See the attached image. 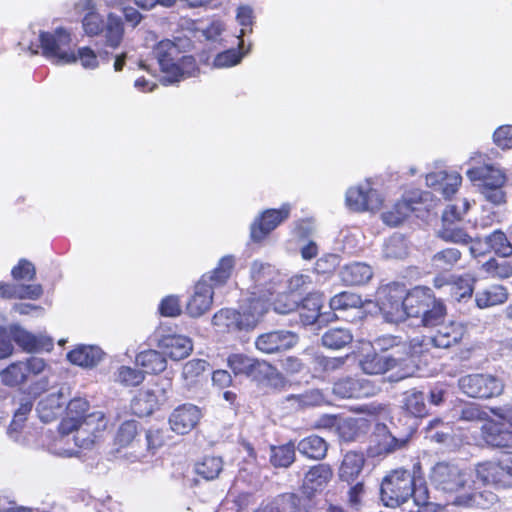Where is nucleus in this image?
Listing matches in <instances>:
<instances>
[{
    "label": "nucleus",
    "mask_w": 512,
    "mask_h": 512,
    "mask_svg": "<svg viewBox=\"0 0 512 512\" xmlns=\"http://www.w3.org/2000/svg\"><path fill=\"white\" fill-rule=\"evenodd\" d=\"M362 305V299L359 295L352 292H341L330 300L332 310H346L348 308H358Z\"/></svg>",
    "instance_id": "obj_56"
},
{
    "label": "nucleus",
    "mask_w": 512,
    "mask_h": 512,
    "mask_svg": "<svg viewBox=\"0 0 512 512\" xmlns=\"http://www.w3.org/2000/svg\"><path fill=\"white\" fill-rule=\"evenodd\" d=\"M106 21L97 11L86 13L82 19L84 32L88 36H96L104 31Z\"/></svg>",
    "instance_id": "obj_58"
},
{
    "label": "nucleus",
    "mask_w": 512,
    "mask_h": 512,
    "mask_svg": "<svg viewBox=\"0 0 512 512\" xmlns=\"http://www.w3.org/2000/svg\"><path fill=\"white\" fill-rule=\"evenodd\" d=\"M33 403L30 400H25L20 404L14 413L13 420L7 429L9 438L20 445H30V440L26 434H22L24 422L27 415L31 412Z\"/></svg>",
    "instance_id": "obj_27"
},
{
    "label": "nucleus",
    "mask_w": 512,
    "mask_h": 512,
    "mask_svg": "<svg viewBox=\"0 0 512 512\" xmlns=\"http://www.w3.org/2000/svg\"><path fill=\"white\" fill-rule=\"evenodd\" d=\"M138 433L137 422L130 420L122 423L115 437V444L119 447H127L133 444Z\"/></svg>",
    "instance_id": "obj_57"
},
{
    "label": "nucleus",
    "mask_w": 512,
    "mask_h": 512,
    "mask_svg": "<svg viewBox=\"0 0 512 512\" xmlns=\"http://www.w3.org/2000/svg\"><path fill=\"white\" fill-rule=\"evenodd\" d=\"M12 341L26 352H37L43 349L49 350L53 342L46 336H36L18 325L10 326Z\"/></svg>",
    "instance_id": "obj_21"
},
{
    "label": "nucleus",
    "mask_w": 512,
    "mask_h": 512,
    "mask_svg": "<svg viewBox=\"0 0 512 512\" xmlns=\"http://www.w3.org/2000/svg\"><path fill=\"white\" fill-rule=\"evenodd\" d=\"M266 312L265 304L251 301L246 306H241L240 311L230 308L219 310L214 314L212 324L220 333L249 332L257 327Z\"/></svg>",
    "instance_id": "obj_3"
},
{
    "label": "nucleus",
    "mask_w": 512,
    "mask_h": 512,
    "mask_svg": "<svg viewBox=\"0 0 512 512\" xmlns=\"http://www.w3.org/2000/svg\"><path fill=\"white\" fill-rule=\"evenodd\" d=\"M291 206L283 204L279 209H268L256 218L250 227V236L254 242L263 240L272 230L285 221L290 214Z\"/></svg>",
    "instance_id": "obj_14"
},
{
    "label": "nucleus",
    "mask_w": 512,
    "mask_h": 512,
    "mask_svg": "<svg viewBox=\"0 0 512 512\" xmlns=\"http://www.w3.org/2000/svg\"><path fill=\"white\" fill-rule=\"evenodd\" d=\"M377 387L366 379L343 378L334 383L333 393L339 398L369 397L376 393Z\"/></svg>",
    "instance_id": "obj_17"
},
{
    "label": "nucleus",
    "mask_w": 512,
    "mask_h": 512,
    "mask_svg": "<svg viewBox=\"0 0 512 512\" xmlns=\"http://www.w3.org/2000/svg\"><path fill=\"white\" fill-rule=\"evenodd\" d=\"M89 403L83 398L72 399L66 409V415L62 419L59 430L65 432H73L75 427L82 424L83 419L90 413H87Z\"/></svg>",
    "instance_id": "obj_25"
},
{
    "label": "nucleus",
    "mask_w": 512,
    "mask_h": 512,
    "mask_svg": "<svg viewBox=\"0 0 512 512\" xmlns=\"http://www.w3.org/2000/svg\"><path fill=\"white\" fill-rule=\"evenodd\" d=\"M475 279L470 274L453 277L449 293L457 301L470 298L473 294Z\"/></svg>",
    "instance_id": "obj_42"
},
{
    "label": "nucleus",
    "mask_w": 512,
    "mask_h": 512,
    "mask_svg": "<svg viewBox=\"0 0 512 512\" xmlns=\"http://www.w3.org/2000/svg\"><path fill=\"white\" fill-rule=\"evenodd\" d=\"M406 287L392 283L381 287L377 292L379 309L389 322H401L407 318L405 310Z\"/></svg>",
    "instance_id": "obj_9"
},
{
    "label": "nucleus",
    "mask_w": 512,
    "mask_h": 512,
    "mask_svg": "<svg viewBox=\"0 0 512 512\" xmlns=\"http://www.w3.org/2000/svg\"><path fill=\"white\" fill-rule=\"evenodd\" d=\"M163 445V437L159 430H149L146 432L144 439V446L140 447L138 451H134V459L144 461L152 457L156 451Z\"/></svg>",
    "instance_id": "obj_39"
},
{
    "label": "nucleus",
    "mask_w": 512,
    "mask_h": 512,
    "mask_svg": "<svg viewBox=\"0 0 512 512\" xmlns=\"http://www.w3.org/2000/svg\"><path fill=\"white\" fill-rule=\"evenodd\" d=\"M153 53L164 74L161 79L164 85L174 84L195 75L197 67L194 58L181 55L178 46L171 40L160 41L154 47Z\"/></svg>",
    "instance_id": "obj_2"
},
{
    "label": "nucleus",
    "mask_w": 512,
    "mask_h": 512,
    "mask_svg": "<svg viewBox=\"0 0 512 512\" xmlns=\"http://www.w3.org/2000/svg\"><path fill=\"white\" fill-rule=\"evenodd\" d=\"M158 347L174 361L188 357L193 350L192 340L187 336L177 334L162 336L158 341Z\"/></svg>",
    "instance_id": "obj_19"
},
{
    "label": "nucleus",
    "mask_w": 512,
    "mask_h": 512,
    "mask_svg": "<svg viewBox=\"0 0 512 512\" xmlns=\"http://www.w3.org/2000/svg\"><path fill=\"white\" fill-rule=\"evenodd\" d=\"M102 356V350L93 345H79L67 354L71 363L85 368L97 365Z\"/></svg>",
    "instance_id": "obj_29"
},
{
    "label": "nucleus",
    "mask_w": 512,
    "mask_h": 512,
    "mask_svg": "<svg viewBox=\"0 0 512 512\" xmlns=\"http://www.w3.org/2000/svg\"><path fill=\"white\" fill-rule=\"evenodd\" d=\"M377 436L380 438L378 441L379 452L384 453H391L405 447L409 440L408 437L396 438L387 431L385 426L378 428Z\"/></svg>",
    "instance_id": "obj_48"
},
{
    "label": "nucleus",
    "mask_w": 512,
    "mask_h": 512,
    "mask_svg": "<svg viewBox=\"0 0 512 512\" xmlns=\"http://www.w3.org/2000/svg\"><path fill=\"white\" fill-rule=\"evenodd\" d=\"M490 248L501 257H509L512 255V244L502 231H494L486 238Z\"/></svg>",
    "instance_id": "obj_52"
},
{
    "label": "nucleus",
    "mask_w": 512,
    "mask_h": 512,
    "mask_svg": "<svg viewBox=\"0 0 512 512\" xmlns=\"http://www.w3.org/2000/svg\"><path fill=\"white\" fill-rule=\"evenodd\" d=\"M156 405V395L152 391L147 390L140 392L132 400L131 408L136 415L144 417L152 414Z\"/></svg>",
    "instance_id": "obj_44"
},
{
    "label": "nucleus",
    "mask_w": 512,
    "mask_h": 512,
    "mask_svg": "<svg viewBox=\"0 0 512 512\" xmlns=\"http://www.w3.org/2000/svg\"><path fill=\"white\" fill-rule=\"evenodd\" d=\"M467 328L463 323L451 321L448 324L440 325L432 335L433 347L448 349L464 338Z\"/></svg>",
    "instance_id": "obj_20"
},
{
    "label": "nucleus",
    "mask_w": 512,
    "mask_h": 512,
    "mask_svg": "<svg viewBox=\"0 0 512 512\" xmlns=\"http://www.w3.org/2000/svg\"><path fill=\"white\" fill-rule=\"evenodd\" d=\"M324 302L322 293L314 292L308 294L303 300L301 305H298L299 316L304 325L314 324L316 321H324L323 315L320 314V309Z\"/></svg>",
    "instance_id": "obj_26"
},
{
    "label": "nucleus",
    "mask_w": 512,
    "mask_h": 512,
    "mask_svg": "<svg viewBox=\"0 0 512 512\" xmlns=\"http://www.w3.org/2000/svg\"><path fill=\"white\" fill-rule=\"evenodd\" d=\"M431 347H433L432 336L417 335L411 338L409 342L401 344L402 356L404 360L406 357H419L428 353Z\"/></svg>",
    "instance_id": "obj_37"
},
{
    "label": "nucleus",
    "mask_w": 512,
    "mask_h": 512,
    "mask_svg": "<svg viewBox=\"0 0 512 512\" xmlns=\"http://www.w3.org/2000/svg\"><path fill=\"white\" fill-rule=\"evenodd\" d=\"M365 457L362 453L350 451L345 454L339 468V477L348 483L357 479L363 470Z\"/></svg>",
    "instance_id": "obj_32"
},
{
    "label": "nucleus",
    "mask_w": 512,
    "mask_h": 512,
    "mask_svg": "<svg viewBox=\"0 0 512 512\" xmlns=\"http://www.w3.org/2000/svg\"><path fill=\"white\" fill-rule=\"evenodd\" d=\"M475 484L496 489L512 487V453L503 455L498 461H483L475 465Z\"/></svg>",
    "instance_id": "obj_7"
},
{
    "label": "nucleus",
    "mask_w": 512,
    "mask_h": 512,
    "mask_svg": "<svg viewBox=\"0 0 512 512\" xmlns=\"http://www.w3.org/2000/svg\"><path fill=\"white\" fill-rule=\"evenodd\" d=\"M208 367L203 359H192L186 362L182 369V377L188 386L196 383Z\"/></svg>",
    "instance_id": "obj_55"
},
{
    "label": "nucleus",
    "mask_w": 512,
    "mask_h": 512,
    "mask_svg": "<svg viewBox=\"0 0 512 512\" xmlns=\"http://www.w3.org/2000/svg\"><path fill=\"white\" fill-rule=\"evenodd\" d=\"M298 337L295 333L285 330L273 331L258 336L256 348L263 353L271 354L286 350L296 345Z\"/></svg>",
    "instance_id": "obj_16"
},
{
    "label": "nucleus",
    "mask_w": 512,
    "mask_h": 512,
    "mask_svg": "<svg viewBox=\"0 0 512 512\" xmlns=\"http://www.w3.org/2000/svg\"><path fill=\"white\" fill-rule=\"evenodd\" d=\"M469 477L457 465L448 462H439L430 472L431 483L444 492H457L468 484Z\"/></svg>",
    "instance_id": "obj_11"
},
{
    "label": "nucleus",
    "mask_w": 512,
    "mask_h": 512,
    "mask_svg": "<svg viewBox=\"0 0 512 512\" xmlns=\"http://www.w3.org/2000/svg\"><path fill=\"white\" fill-rule=\"evenodd\" d=\"M117 380L127 386H137L144 380V373L135 368L122 366L118 370Z\"/></svg>",
    "instance_id": "obj_62"
},
{
    "label": "nucleus",
    "mask_w": 512,
    "mask_h": 512,
    "mask_svg": "<svg viewBox=\"0 0 512 512\" xmlns=\"http://www.w3.org/2000/svg\"><path fill=\"white\" fill-rule=\"evenodd\" d=\"M234 266V257L231 255L224 256L219 260L218 265L213 269V271L203 275L200 281H204L205 283L211 285L212 290L214 291V288L222 286L226 283V281L231 276Z\"/></svg>",
    "instance_id": "obj_30"
},
{
    "label": "nucleus",
    "mask_w": 512,
    "mask_h": 512,
    "mask_svg": "<svg viewBox=\"0 0 512 512\" xmlns=\"http://www.w3.org/2000/svg\"><path fill=\"white\" fill-rule=\"evenodd\" d=\"M462 177L457 172L447 173L445 172V178L443 179L439 191L445 198H450L454 195L459 186L461 185Z\"/></svg>",
    "instance_id": "obj_63"
},
{
    "label": "nucleus",
    "mask_w": 512,
    "mask_h": 512,
    "mask_svg": "<svg viewBox=\"0 0 512 512\" xmlns=\"http://www.w3.org/2000/svg\"><path fill=\"white\" fill-rule=\"evenodd\" d=\"M491 411L498 420H489L482 425L483 441L492 448H512V407H496Z\"/></svg>",
    "instance_id": "obj_6"
},
{
    "label": "nucleus",
    "mask_w": 512,
    "mask_h": 512,
    "mask_svg": "<svg viewBox=\"0 0 512 512\" xmlns=\"http://www.w3.org/2000/svg\"><path fill=\"white\" fill-rule=\"evenodd\" d=\"M405 310L407 317H419L424 310L434 302V295L430 288L415 287L410 291L406 290Z\"/></svg>",
    "instance_id": "obj_23"
},
{
    "label": "nucleus",
    "mask_w": 512,
    "mask_h": 512,
    "mask_svg": "<svg viewBox=\"0 0 512 512\" xmlns=\"http://www.w3.org/2000/svg\"><path fill=\"white\" fill-rule=\"evenodd\" d=\"M49 372L50 367L43 358L31 356L8 365L0 371V379L3 385L16 387L26 383L32 377L44 374L39 381L31 385L34 393H42L49 387Z\"/></svg>",
    "instance_id": "obj_4"
},
{
    "label": "nucleus",
    "mask_w": 512,
    "mask_h": 512,
    "mask_svg": "<svg viewBox=\"0 0 512 512\" xmlns=\"http://www.w3.org/2000/svg\"><path fill=\"white\" fill-rule=\"evenodd\" d=\"M223 470V460L217 456H205L195 464V472L205 480L216 479Z\"/></svg>",
    "instance_id": "obj_38"
},
{
    "label": "nucleus",
    "mask_w": 512,
    "mask_h": 512,
    "mask_svg": "<svg viewBox=\"0 0 512 512\" xmlns=\"http://www.w3.org/2000/svg\"><path fill=\"white\" fill-rule=\"evenodd\" d=\"M408 254V245L402 235L391 236L383 246V256L386 259H402Z\"/></svg>",
    "instance_id": "obj_47"
},
{
    "label": "nucleus",
    "mask_w": 512,
    "mask_h": 512,
    "mask_svg": "<svg viewBox=\"0 0 512 512\" xmlns=\"http://www.w3.org/2000/svg\"><path fill=\"white\" fill-rule=\"evenodd\" d=\"M461 259V252L456 248L443 249L432 257V264L439 270L452 269Z\"/></svg>",
    "instance_id": "obj_49"
},
{
    "label": "nucleus",
    "mask_w": 512,
    "mask_h": 512,
    "mask_svg": "<svg viewBox=\"0 0 512 512\" xmlns=\"http://www.w3.org/2000/svg\"><path fill=\"white\" fill-rule=\"evenodd\" d=\"M383 201L380 192L369 181L350 187L346 192V204L356 212L379 210Z\"/></svg>",
    "instance_id": "obj_13"
},
{
    "label": "nucleus",
    "mask_w": 512,
    "mask_h": 512,
    "mask_svg": "<svg viewBox=\"0 0 512 512\" xmlns=\"http://www.w3.org/2000/svg\"><path fill=\"white\" fill-rule=\"evenodd\" d=\"M352 340V333L345 328H331L322 336V344L330 349H341L350 344Z\"/></svg>",
    "instance_id": "obj_40"
},
{
    "label": "nucleus",
    "mask_w": 512,
    "mask_h": 512,
    "mask_svg": "<svg viewBox=\"0 0 512 512\" xmlns=\"http://www.w3.org/2000/svg\"><path fill=\"white\" fill-rule=\"evenodd\" d=\"M426 437L437 443H445L452 437V428L448 423L435 418L426 427Z\"/></svg>",
    "instance_id": "obj_50"
},
{
    "label": "nucleus",
    "mask_w": 512,
    "mask_h": 512,
    "mask_svg": "<svg viewBox=\"0 0 512 512\" xmlns=\"http://www.w3.org/2000/svg\"><path fill=\"white\" fill-rule=\"evenodd\" d=\"M136 363L143 367L147 373H161L167 367L166 358L156 350H147L139 353Z\"/></svg>",
    "instance_id": "obj_35"
},
{
    "label": "nucleus",
    "mask_w": 512,
    "mask_h": 512,
    "mask_svg": "<svg viewBox=\"0 0 512 512\" xmlns=\"http://www.w3.org/2000/svg\"><path fill=\"white\" fill-rule=\"evenodd\" d=\"M332 470L327 464L313 466L305 475L303 489L308 495L322 490L332 478Z\"/></svg>",
    "instance_id": "obj_28"
},
{
    "label": "nucleus",
    "mask_w": 512,
    "mask_h": 512,
    "mask_svg": "<svg viewBox=\"0 0 512 512\" xmlns=\"http://www.w3.org/2000/svg\"><path fill=\"white\" fill-rule=\"evenodd\" d=\"M102 33H104L108 46L113 48L118 47L124 34L122 19L113 13H109Z\"/></svg>",
    "instance_id": "obj_36"
},
{
    "label": "nucleus",
    "mask_w": 512,
    "mask_h": 512,
    "mask_svg": "<svg viewBox=\"0 0 512 512\" xmlns=\"http://www.w3.org/2000/svg\"><path fill=\"white\" fill-rule=\"evenodd\" d=\"M250 276L252 283L248 290L251 297L248 299V303L259 301L268 309L270 297L281 282L279 272L272 265L256 260L251 265Z\"/></svg>",
    "instance_id": "obj_5"
},
{
    "label": "nucleus",
    "mask_w": 512,
    "mask_h": 512,
    "mask_svg": "<svg viewBox=\"0 0 512 512\" xmlns=\"http://www.w3.org/2000/svg\"><path fill=\"white\" fill-rule=\"evenodd\" d=\"M446 315V309L442 301L434 297V302L422 313V323L426 327L439 326Z\"/></svg>",
    "instance_id": "obj_51"
},
{
    "label": "nucleus",
    "mask_w": 512,
    "mask_h": 512,
    "mask_svg": "<svg viewBox=\"0 0 512 512\" xmlns=\"http://www.w3.org/2000/svg\"><path fill=\"white\" fill-rule=\"evenodd\" d=\"M438 236L446 242L457 244H468L472 240L464 229L453 226L452 223H444L442 229L438 231Z\"/></svg>",
    "instance_id": "obj_54"
},
{
    "label": "nucleus",
    "mask_w": 512,
    "mask_h": 512,
    "mask_svg": "<svg viewBox=\"0 0 512 512\" xmlns=\"http://www.w3.org/2000/svg\"><path fill=\"white\" fill-rule=\"evenodd\" d=\"M60 435L50 445L49 450L51 453L60 457H73L78 455V448L75 446V442L71 444L70 434L72 432L60 431Z\"/></svg>",
    "instance_id": "obj_46"
},
{
    "label": "nucleus",
    "mask_w": 512,
    "mask_h": 512,
    "mask_svg": "<svg viewBox=\"0 0 512 512\" xmlns=\"http://www.w3.org/2000/svg\"><path fill=\"white\" fill-rule=\"evenodd\" d=\"M252 366L248 377L256 381H264L273 377L276 374V369L264 360H252Z\"/></svg>",
    "instance_id": "obj_60"
},
{
    "label": "nucleus",
    "mask_w": 512,
    "mask_h": 512,
    "mask_svg": "<svg viewBox=\"0 0 512 512\" xmlns=\"http://www.w3.org/2000/svg\"><path fill=\"white\" fill-rule=\"evenodd\" d=\"M373 276L372 268L360 262L348 264L340 271L341 280L346 285H363L370 281Z\"/></svg>",
    "instance_id": "obj_31"
},
{
    "label": "nucleus",
    "mask_w": 512,
    "mask_h": 512,
    "mask_svg": "<svg viewBox=\"0 0 512 512\" xmlns=\"http://www.w3.org/2000/svg\"><path fill=\"white\" fill-rule=\"evenodd\" d=\"M106 428L104 413L101 411L91 412L86 416L82 424H79L73 432L75 435L72 440L79 449H91L101 437V433Z\"/></svg>",
    "instance_id": "obj_12"
},
{
    "label": "nucleus",
    "mask_w": 512,
    "mask_h": 512,
    "mask_svg": "<svg viewBox=\"0 0 512 512\" xmlns=\"http://www.w3.org/2000/svg\"><path fill=\"white\" fill-rule=\"evenodd\" d=\"M297 450L309 459L321 460L327 454L328 444L322 437L310 435L298 442Z\"/></svg>",
    "instance_id": "obj_33"
},
{
    "label": "nucleus",
    "mask_w": 512,
    "mask_h": 512,
    "mask_svg": "<svg viewBox=\"0 0 512 512\" xmlns=\"http://www.w3.org/2000/svg\"><path fill=\"white\" fill-rule=\"evenodd\" d=\"M403 408L415 417H423L427 414L424 393L417 390L407 391L403 399Z\"/></svg>",
    "instance_id": "obj_43"
},
{
    "label": "nucleus",
    "mask_w": 512,
    "mask_h": 512,
    "mask_svg": "<svg viewBox=\"0 0 512 512\" xmlns=\"http://www.w3.org/2000/svg\"><path fill=\"white\" fill-rule=\"evenodd\" d=\"M467 176L471 181H482V187H503L507 180L505 171L495 165L468 169Z\"/></svg>",
    "instance_id": "obj_24"
},
{
    "label": "nucleus",
    "mask_w": 512,
    "mask_h": 512,
    "mask_svg": "<svg viewBox=\"0 0 512 512\" xmlns=\"http://www.w3.org/2000/svg\"><path fill=\"white\" fill-rule=\"evenodd\" d=\"M507 299V290L501 285L489 286L475 294V302L480 309L503 304Z\"/></svg>",
    "instance_id": "obj_34"
},
{
    "label": "nucleus",
    "mask_w": 512,
    "mask_h": 512,
    "mask_svg": "<svg viewBox=\"0 0 512 512\" xmlns=\"http://www.w3.org/2000/svg\"><path fill=\"white\" fill-rule=\"evenodd\" d=\"M460 390L472 398H491L503 391V383L490 374H470L458 380Z\"/></svg>",
    "instance_id": "obj_10"
},
{
    "label": "nucleus",
    "mask_w": 512,
    "mask_h": 512,
    "mask_svg": "<svg viewBox=\"0 0 512 512\" xmlns=\"http://www.w3.org/2000/svg\"><path fill=\"white\" fill-rule=\"evenodd\" d=\"M482 269L494 278H509L512 276V261L490 259L482 265Z\"/></svg>",
    "instance_id": "obj_53"
},
{
    "label": "nucleus",
    "mask_w": 512,
    "mask_h": 512,
    "mask_svg": "<svg viewBox=\"0 0 512 512\" xmlns=\"http://www.w3.org/2000/svg\"><path fill=\"white\" fill-rule=\"evenodd\" d=\"M212 286L200 281L195 285L194 294L189 299L186 311L192 317H200L206 313L213 303Z\"/></svg>",
    "instance_id": "obj_22"
},
{
    "label": "nucleus",
    "mask_w": 512,
    "mask_h": 512,
    "mask_svg": "<svg viewBox=\"0 0 512 512\" xmlns=\"http://www.w3.org/2000/svg\"><path fill=\"white\" fill-rule=\"evenodd\" d=\"M39 42L42 54L53 63L65 65L77 61L76 52L71 48V35L64 28H57L53 33L41 32Z\"/></svg>",
    "instance_id": "obj_8"
},
{
    "label": "nucleus",
    "mask_w": 512,
    "mask_h": 512,
    "mask_svg": "<svg viewBox=\"0 0 512 512\" xmlns=\"http://www.w3.org/2000/svg\"><path fill=\"white\" fill-rule=\"evenodd\" d=\"M288 400H294L301 407L321 405L325 400V396L319 389H311L299 395H291Z\"/></svg>",
    "instance_id": "obj_59"
},
{
    "label": "nucleus",
    "mask_w": 512,
    "mask_h": 512,
    "mask_svg": "<svg viewBox=\"0 0 512 512\" xmlns=\"http://www.w3.org/2000/svg\"><path fill=\"white\" fill-rule=\"evenodd\" d=\"M295 460V445L291 442L271 447L270 461L275 467H288Z\"/></svg>",
    "instance_id": "obj_45"
},
{
    "label": "nucleus",
    "mask_w": 512,
    "mask_h": 512,
    "mask_svg": "<svg viewBox=\"0 0 512 512\" xmlns=\"http://www.w3.org/2000/svg\"><path fill=\"white\" fill-rule=\"evenodd\" d=\"M381 500L385 506L395 508L413 499L419 512H433L429 492L423 477L407 470H395L384 478L381 484Z\"/></svg>",
    "instance_id": "obj_1"
},
{
    "label": "nucleus",
    "mask_w": 512,
    "mask_h": 512,
    "mask_svg": "<svg viewBox=\"0 0 512 512\" xmlns=\"http://www.w3.org/2000/svg\"><path fill=\"white\" fill-rule=\"evenodd\" d=\"M243 57V54L238 53L235 49H228L218 53L214 58L213 65L216 68H228L238 64Z\"/></svg>",
    "instance_id": "obj_64"
},
{
    "label": "nucleus",
    "mask_w": 512,
    "mask_h": 512,
    "mask_svg": "<svg viewBox=\"0 0 512 512\" xmlns=\"http://www.w3.org/2000/svg\"><path fill=\"white\" fill-rule=\"evenodd\" d=\"M398 352L389 354L368 353L360 360L362 371L369 375H378L396 367L404 358Z\"/></svg>",
    "instance_id": "obj_18"
},
{
    "label": "nucleus",
    "mask_w": 512,
    "mask_h": 512,
    "mask_svg": "<svg viewBox=\"0 0 512 512\" xmlns=\"http://www.w3.org/2000/svg\"><path fill=\"white\" fill-rule=\"evenodd\" d=\"M412 203L406 199L398 201L391 209L382 214L383 221L390 226L399 225L413 211Z\"/></svg>",
    "instance_id": "obj_41"
},
{
    "label": "nucleus",
    "mask_w": 512,
    "mask_h": 512,
    "mask_svg": "<svg viewBox=\"0 0 512 512\" xmlns=\"http://www.w3.org/2000/svg\"><path fill=\"white\" fill-rule=\"evenodd\" d=\"M201 417V410L197 406L187 403L173 410L169 417V424L174 432L184 435L196 427Z\"/></svg>",
    "instance_id": "obj_15"
},
{
    "label": "nucleus",
    "mask_w": 512,
    "mask_h": 512,
    "mask_svg": "<svg viewBox=\"0 0 512 512\" xmlns=\"http://www.w3.org/2000/svg\"><path fill=\"white\" fill-rule=\"evenodd\" d=\"M253 358H250L244 354H232L228 357L227 363L233 373L237 375H249Z\"/></svg>",
    "instance_id": "obj_61"
}]
</instances>
